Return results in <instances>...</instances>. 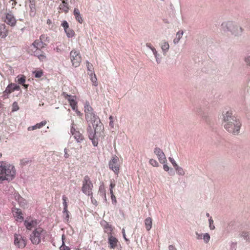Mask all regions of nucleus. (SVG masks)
<instances>
[{
    "mask_svg": "<svg viewBox=\"0 0 250 250\" xmlns=\"http://www.w3.org/2000/svg\"><path fill=\"white\" fill-rule=\"evenodd\" d=\"M46 46L45 43L39 39L35 40L31 45V46H33L34 49V50H32L34 55L37 57L41 62H43L46 60L45 53L41 50Z\"/></svg>",
    "mask_w": 250,
    "mask_h": 250,
    "instance_id": "4",
    "label": "nucleus"
},
{
    "mask_svg": "<svg viewBox=\"0 0 250 250\" xmlns=\"http://www.w3.org/2000/svg\"><path fill=\"white\" fill-rule=\"evenodd\" d=\"M70 56L72 65L75 67L80 66L82 61V57L79 51L72 50L70 52Z\"/></svg>",
    "mask_w": 250,
    "mask_h": 250,
    "instance_id": "8",
    "label": "nucleus"
},
{
    "mask_svg": "<svg viewBox=\"0 0 250 250\" xmlns=\"http://www.w3.org/2000/svg\"><path fill=\"white\" fill-rule=\"evenodd\" d=\"M71 132L77 142H80L83 140V135L79 131H76L75 128H72L71 129Z\"/></svg>",
    "mask_w": 250,
    "mask_h": 250,
    "instance_id": "20",
    "label": "nucleus"
},
{
    "mask_svg": "<svg viewBox=\"0 0 250 250\" xmlns=\"http://www.w3.org/2000/svg\"><path fill=\"white\" fill-rule=\"evenodd\" d=\"M90 78L93 85L97 86L98 85L97 79L95 74L93 72H91V73H90Z\"/></svg>",
    "mask_w": 250,
    "mask_h": 250,
    "instance_id": "26",
    "label": "nucleus"
},
{
    "mask_svg": "<svg viewBox=\"0 0 250 250\" xmlns=\"http://www.w3.org/2000/svg\"><path fill=\"white\" fill-rule=\"evenodd\" d=\"M8 34V30L6 29V26L4 24H0V37H5Z\"/></svg>",
    "mask_w": 250,
    "mask_h": 250,
    "instance_id": "23",
    "label": "nucleus"
},
{
    "mask_svg": "<svg viewBox=\"0 0 250 250\" xmlns=\"http://www.w3.org/2000/svg\"><path fill=\"white\" fill-rule=\"evenodd\" d=\"M74 111L76 112V114L78 115H81V112L78 110V106H77V110H74Z\"/></svg>",
    "mask_w": 250,
    "mask_h": 250,
    "instance_id": "54",
    "label": "nucleus"
},
{
    "mask_svg": "<svg viewBox=\"0 0 250 250\" xmlns=\"http://www.w3.org/2000/svg\"><path fill=\"white\" fill-rule=\"evenodd\" d=\"M67 1V0H63L62 3L59 5V9L65 13H67L69 9V4Z\"/></svg>",
    "mask_w": 250,
    "mask_h": 250,
    "instance_id": "21",
    "label": "nucleus"
},
{
    "mask_svg": "<svg viewBox=\"0 0 250 250\" xmlns=\"http://www.w3.org/2000/svg\"><path fill=\"white\" fill-rule=\"evenodd\" d=\"M151 50L152 51L153 54L155 55V57H157V51L156 50L155 48L153 47V48H151Z\"/></svg>",
    "mask_w": 250,
    "mask_h": 250,
    "instance_id": "50",
    "label": "nucleus"
},
{
    "mask_svg": "<svg viewBox=\"0 0 250 250\" xmlns=\"http://www.w3.org/2000/svg\"><path fill=\"white\" fill-rule=\"evenodd\" d=\"M62 96L67 100L69 103L72 109L73 110H77V106H78V102L77 101V97L68 95L67 93L63 92L62 94Z\"/></svg>",
    "mask_w": 250,
    "mask_h": 250,
    "instance_id": "10",
    "label": "nucleus"
},
{
    "mask_svg": "<svg viewBox=\"0 0 250 250\" xmlns=\"http://www.w3.org/2000/svg\"><path fill=\"white\" fill-rule=\"evenodd\" d=\"M222 26L223 28H227L233 34L237 33L236 30H237L238 28L232 21H229L223 22L222 24Z\"/></svg>",
    "mask_w": 250,
    "mask_h": 250,
    "instance_id": "14",
    "label": "nucleus"
},
{
    "mask_svg": "<svg viewBox=\"0 0 250 250\" xmlns=\"http://www.w3.org/2000/svg\"><path fill=\"white\" fill-rule=\"evenodd\" d=\"M145 224L146 229L148 231L152 228V220L151 217H147L145 220Z\"/></svg>",
    "mask_w": 250,
    "mask_h": 250,
    "instance_id": "24",
    "label": "nucleus"
},
{
    "mask_svg": "<svg viewBox=\"0 0 250 250\" xmlns=\"http://www.w3.org/2000/svg\"><path fill=\"white\" fill-rule=\"evenodd\" d=\"M39 222L37 220L33 218L31 216L26 218L24 221V225L28 230H31L37 226Z\"/></svg>",
    "mask_w": 250,
    "mask_h": 250,
    "instance_id": "11",
    "label": "nucleus"
},
{
    "mask_svg": "<svg viewBox=\"0 0 250 250\" xmlns=\"http://www.w3.org/2000/svg\"><path fill=\"white\" fill-rule=\"evenodd\" d=\"M115 184L112 182H111L109 186L110 193L113 192V188H115Z\"/></svg>",
    "mask_w": 250,
    "mask_h": 250,
    "instance_id": "44",
    "label": "nucleus"
},
{
    "mask_svg": "<svg viewBox=\"0 0 250 250\" xmlns=\"http://www.w3.org/2000/svg\"><path fill=\"white\" fill-rule=\"evenodd\" d=\"M203 239L204 240V241L206 243L208 242V241H209V239H210V236H209V235L208 233H205L204 235Z\"/></svg>",
    "mask_w": 250,
    "mask_h": 250,
    "instance_id": "40",
    "label": "nucleus"
},
{
    "mask_svg": "<svg viewBox=\"0 0 250 250\" xmlns=\"http://www.w3.org/2000/svg\"><path fill=\"white\" fill-rule=\"evenodd\" d=\"M154 153L157 155L159 161L161 164H165L167 162V159L164 152L159 147H155L154 150Z\"/></svg>",
    "mask_w": 250,
    "mask_h": 250,
    "instance_id": "13",
    "label": "nucleus"
},
{
    "mask_svg": "<svg viewBox=\"0 0 250 250\" xmlns=\"http://www.w3.org/2000/svg\"><path fill=\"white\" fill-rule=\"evenodd\" d=\"M64 238H64V235H62V244L61 246L60 249H61V250H70V249L68 247H67L64 245V242L63 241Z\"/></svg>",
    "mask_w": 250,
    "mask_h": 250,
    "instance_id": "33",
    "label": "nucleus"
},
{
    "mask_svg": "<svg viewBox=\"0 0 250 250\" xmlns=\"http://www.w3.org/2000/svg\"><path fill=\"white\" fill-rule=\"evenodd\" d=\"M118 239L111 235L108 236V243L110 249H114L117 246Z\"/></svg>",
    "mask_w": 250,
    "mask_h": 250,
    "instance_id": "19",
    "label": "nucleus"
},
{
    "mask_svg": "<svg viewBox=\"0 0 250 250\" xmlns=\"http://www.w3.org/2000/svg\"><path fill=\"white\" fill-rule=\"evenodd\" d=\"M22 84L24 86V87L25 88H27V87H28V85H27V84H24V83H23V84Z\"/></svg>",
    "mask_w": 250,
    "mask_h": 250,
    "instance_id": "60",
    "label": "nucleus"
},
{
    "mask_svg": "<svg viewBox=\"0 0 250 250\" xmlns=\"http://www.w3.org/2000/svg\"><path fill=\"white\" fill-rule=\"evenodd\" d=\"M86 66H87V70L88 71H89L90 73H91V72H93L92 71V69H93V65L91 63H90L88 61H86Z\"/></svg>",
    "mask_w": 250,
    "mask_h": 250,
    "instance_id": "37",
    "label": "nucleus"
},
{
    "mask_svg": "<svg viewBox=\"0 0 250 250\" xmlns=\"http://www.w3.org/2000/svg\"><path fill=\"white\" fill-rule=\"evenodd\" d=\"M18 78V82L19 84H23L25 82V77L23 75L21 76L20 77L19 76L17 77Z\"/></svg>",
    "mask_w": 250,
    "mask_h": 250,
    "instance_id": "34",
    "label": "nucleus"
},
{
    "mask_svg": "<svg viewBox=\"0 0 250 250\" xmlns=\"http://www.w3.org/2000/svg\"><path fill=\"white\" fill-rule=\"evenodd\" d=\"M34 77L36 78H40L43 75V72L42 69H39L33 71Z\"/></svg>",
    "mask_w": 250,
    "mask_h": 250,
    "instance_id": "28",
    "label": "nucleus"
},
{
    "mask_svg": "<svg viewBox=\"0 0 250 250\" xmlns=\"http://www.w3.org/2000/svg\"><path fill=\"white\" fill-rule=\"evenodd\" d=\"M206 215H207V217H209V213H207L206 214Z\"/></svg>",
    "mask_w": 250,
    "mask_h": 250,
    "instance_id": "62",
    "label": "nucleus"
},
{
    "mask_svg": "<svg viewBox=\"0 0 250 250\" xmlns=\"http://www.w3.org/2000/svg\"><path fill=\"white\" fill-rule=\"evenodd\" d=\"M62 26L63 27L65 32L68 38H72L75 35L74 30L69 27L68 22L66 21H63Z\"/></svg>",
    "mask_w": 250,
    "mask_h": 250,
    "instance_id": "15",
    "label": "nucleus"
},
{
    "mask_svg": "<svg viewBox=\"0 0 250 250\" xmlns=\"http://www.w3.org/2000/svg\"><path fill=\"white\" fill-rule=\"evenodd\" d=\"M84 111L88 126L92 125L93 127L96 128V130L97 132L99 131L101 129L100 128L103 124L98 116L95 114L93 109L88 102H86L84 105Z\"/></svg>",
    "mask_w": 250,
    "mask_h": 250,
    "instance_id": "2",
    "label": "nucleus"
},
{
    "mask_svg": "<svg viewBox=\"0 0 250 250\" xmlns=\"http://www.w3.org/2000/svg\"><path fill=\"white\" fill-rule=\"evenodd\" d=\"M209 228L210 229H215V226L213 225V221L211 217H210L209 219Z\"/></svg>",
    "mask_w": 250,
    "mask_h": 250,
    "instance_id": "42",
    "label": "nucleus"
},
{
    "mask_svg": "<svg viewBox=\"0 0 250 250\" xmlns=\"http://www.w3.org/2000/svg\"><path fill=\"white\" fill-rule=\"evenodd\" d=\"M92 126L91 125H89L87 127V131L88 133V137L89 139L92 141V144L94 146H97L98 144V139L97 138V136L98 134H100L101 132L103 130V125H102L101 127V129L99 131H97L96 128L95 127H93L94 129H92Z\"/></svg>",
    "mask_w": 250,
    "mask_h": 250,
    "instance_id": "7",
    "label": "nucleus"
},
{
    "mask_svg": "<svg viewBox=\"0 0 250 250\" xmlns=\"http://www.w3.org/2000/svg\"><path fill=\"white\" fill-rule=\"evenodd\" d=\"M5 22L10 26H14L16 23V20L11 13H7L6 15Z\"/></svg>",
    "mask_w": 250,
    "mask_h": 250,
    "instance_id": "17",
    "label": "nucleus"
},
{
    "mask_svg": "<svg viewBox=\"0 0 250 250\" xmlns=\"http://www.w3.org/2000/svg\"><path fill=\"white\" fill-rule=\"evenodd\" d=\"M20 87L15 83H11L9 84L6 87L5 91L3 92L4 96H5L6 94L8 95L16 90H19Z\"/></svg>",
    "mask_w": 250,
    "mask_h": 250,
    "instance_id": "16",
    "label": "nucleus"
},
{
    "mask_svg": "<svg viewBox=\"0 0 250 250\" xmlns=\"http://www.w3.org/2000/svg\"><path fill=\"white\" fill-rule=\"evenodd\" d=\"M183 34V31H179L177 33L176 37L173 40V42L175 44L179 42L181 38L182 37Z\"/></svg>",
    "mask_w": 250,
    "mask_h": 250,
    "instance_id": "30",
    "label": "nucleus"
},
{
    "mask_svg": "<svg viewBox=\"0 0 250 250\" xmlns=\"http://www.w3.org/2000/svg\"><path fill=\"white\" fill-rule=\"evenodd\" d=\"M47 38L48 37L46 35L42 34L40 36V39L39 40H41V41H42V42H43L46 41Z\"/></svg>",
    "mask_w": 250,
    "mask_h": 250,
    "instance_id": "45",
    "label": "nucleus"
},
{
    "mask_svg": "<svg viewBox=\"0 0 250 250\" xmlns=\"http://www.w3.org/2000/svg\"><path fill=\"white\" fill-rule=\"evenodd\" d=\"M104 231L111 235V232L113 231V228L112 226L108 223L105 222L104 226Z\"/></svg>",
    "mask_w": 250,
    "mask_h": 250,
    "instance_id": "27",
    "label": "nucleus"
},
{
    "mask_svg": "<svg viewBox=\"0 0 250 250\" xmlns=\"http://www.w3.org/2000/svg\"><path fill=\"white\" fill-rule=\"evenodd\" d=\"M46 123L47 122L46 121H43L41 123L37 124L36 125H33L32 128L35 129L41 128L42 126H44L46 124Z\"/></svg>",
    "mask_w": 250,
    "mask_h": 250,
    "instance_id": "31",
    "label": "nucleus"
},
{
    "mask_svg": "<svg viewBox=\"0 0 250 250\" xmlns=\"http://www.w3.org/2000/svg\"><path fill=\"white\" fill-rule=\"evenodd\" d=\"M29 1L30 3V8H32L31 6L33 7V6H35V0H29Z\"/></svg>",
    "mask_w": 250,
    "mask_h": 250,
    "instance_id": "48",
    "label": "nucleus"
},
{
    "mask_svg": "<svg viewBox=\"0 0 250 250\" xmlns=\"http://www.w3.org/2000/svg\"><path fill=\"white\" fill-rule=\"evenodd\" d=\"M239 29H240V31H241H241H242V29H241V28H239Z\"/></svg>",
    "mask_w": 250,
    "mask_h": 250,
    "instance_id": "63",
    "label": "nucleus"
},
{
    "mask_svg": "<svg viewBox=\"0 0 250 250\" xmlns=\"http://www.w3.org/2000/svg\"><path fill=\"white\" fill-rule=\"evenodd\" d=\"M196 235H197V238L198 239H202V235L201 234H198V233H196Z\"/></svg>",
    "mask_w": 250,
    "mask_h": 250,
    "instance_id": "55",
    "label": "nucleus"
},
{
    "mask_svg": "<svg viewBox=\"0 0 250 250\" xmlns=\"http://www.w3.org/2000/svg\"><path fill=\"white\" fill-rule=\"evenodd\" d=\"M14 244L20 249L24 248L26 246V241L23 237L20 234H15L14 235Z\"/></svg>",
    "mask_w": 250,
    "mask_h": 250,
    "instance_id": "12",
    "label": "nucleus"
},
{
    "mask_svg": "<svg viewBox=\"0 0 250 250\" xmlns=\"http://www.w3.org/2000/svg\"><path fill=\"white\" fill-rule=\"evenodd\" d=\"M176 171L177 173L180 175H184L185 174V171L184 169L181 167L177 166L175 167Z\"/></svg>",
    "mask_w": 250,
    "mask_h": 250,
    "instance_id": "32",
    "label": "nucleus"
},
{
    "mask_svg": "<svg viewBox=\"0 0 250 250\" xmlns=\"http://www.w3.org/2000/svg\"><path fill=\"white\" fill-rule=\"evenodd\" d=\"M246 62L248 63V64H249V65H250V57H248V58L246 59Z\"/></svg>",
    "mask_w": 250,
    "mask_h": 250,
    "instance_id": "53",
    "label": "nucleus"
},
{
    "mask_svg": "<svg viewBox=\"0 0 250 250\" xmlns=\"http://www.w3.org/2000/svg\"><path fill=\"white\" fill-rule=\"evenodd\" d=\"M73 13L76 21L79 23H82L83 22V19L81 14H80L79 10L77 8H75Z\"/></svg>",
    "mask_w": 250,
    "mask_h": 250,
    "instance_id": "22",
    "label": "nucleus"
},
{
    "mask_svg": "<svg viewBox=\"0 0 250 250\" xmlns=\"http://www.w3.org/2000/svg\"><path fill=\"white\" fill-rule=\"evenodd\" d=\"M169 160L171 163L174 168L178 166L175 161H174V160L172 158L169 157Z\"/></svg>",
    "mask_w": 250,
    "mask_h": 250,
    "instance_id": "46",
    "label": "nucleus"
},
{
    "mask_svg": "<svg viewBox=\"0 0 250 250\" xmlns=\"http://www.w3.org/2000/svg\"><path fill=\"white\" fill-rule=\"evenodd\" d=\"M169 48V45L167 42H164L162 43V44L161 45V48L164 52V54H165L168 51Z\"/></svg>",
    "mask_w": 250,
    "mask_h": 250,
    "instance_id": "29",
    "label": "nucleus"
},
{
    "mask_svg": "<svg viewBox=\"0 0 250 250\" xmlns=\"http://www.w3.org/2000/svg\"><path fill=\"white\" fill-rule=\"evenodd\" d=\"M109 119L110 120L109 125L111 127H113V117L112 116H110Z\"/></svg>",
    "mask_w": 250,
    "mask_h": 250,
    "instance_id": "47",
    "label": "nucleus"
},
{
    "mask_svg": "<svg viewBox=\"0 0 250 250\" xmlns=\"http://www.w3.org/2000/svg\"><path fill=\"white\" fill-rule=\"evenodd\" d=\"M243 234L244 237L247 238V237L248 236V234L247 232H243Z\"/></svg>",
    "mask_w": 250,
    "mask_h": 250,
    "instance_id": "57",
    "label": "nucleus"
},
{
    "mask_svg": "<svg viewBox=\"0 0 250 250\" xmlns=\"http://www.w3.org/2000/svg\"><path fill=\"white\" fill-rule=\"evenodd\" d=\"M223 121L225 123L224 127L228 132L234 135L238 133L241 124L235 117L232 116L231 111H228L223 114Z\"/></svg>",
    "mask_w": 250,
    "mask_h": 250,
    "instance_id": "1",
    "label": "nucleus"
},
{
    "mask_svg": "<svg viewBox=\"0 0 250 250\" xmlns=\"http://www.w3.org/2000/svg\"><path fill=\"white\" fill-rule=\"evenodd\" d=\"M164 166H163V168L166 171H168L169 169V168L168 167V166L165 163L164 164Z\"/></svg>",
    "mask_w": 250,
    "mask_h": 250,
    "instance_id": "49",
    "label": "nucleus"
},
{
    "mask_svg": "<svg viewBox=\"0 0 250 250\" xmlns=\"http://www.w3.org/2000/svg\"><path fill=\"white\" fill-rule=\"evenodd\" d=\"M78 250H80L79 249H78Z\"/></svg>",
    "mask_w": 250,
    "mask_h": 250,
    "instance_id": "64",
    "label": "nucleus"
},
{
    "mask_svg": "<svg viewBox=\"0 0 250 250\" xmlns=\"http://www.w3.org/2000/svg\"><path fill=\"white\" fill-rule=\"evenodd\" d=\"M89 196H90L92 203L97 206L98 205V202L94 198L93 194L90 195Z\"/></svg>",
    "mask_w": 250,
    "mask_h": 250,
    "instance_id": "43",
    "label": "nucleus"
},
{
    "mask_svg": "<svg viewBox=\"0 0 250 250\" xmlns=\"http://www.w3.org/2000/svg\"><path fill=\"white\" fill-rule=\"evenodd\" d=\"M46 231L41 227H38L32 232L30 235V240L34 245H38L41 240L44 239L46 235Z\"/></svg>",
    "mask_w": 250,
    "mask_h": 250,
    "instance_id": "5",
    "label": "nucleus"
},
{
    "mask_svg": "<svg viewBox=\"0 0 250 250\" xmlns=\"http://www.w3.org/2000/svg\"><path fill=\"white\" fill-rule=\"evenodd\" d=\"M64 156L65 158H68L69 156V155L68 154H67L66 153H65Z\"/></svg>",
    "mask_w": 250,
    "mask_h": 250,
    "instance_id": "61",
    "label": "nucleus"
},
{
    "mask_svg": "<svg viewBox=\"0 0 250 250\" xmlns=\"http://www.w3.org/2000/svg\"><path fill=\"white\" fill-rule=\"evenodd\" d=\"M120 167V160L119 158L114 155L112 156L111 160L109 162V167L112 169L115 173L118 174L119 172Z\"/></svg>",
    "mask_w": 250,
    "mask_h": 250,
    "instance_id": "9",
    "label": "nucleus"
},
{
    "mask_svg": "<svg viewBox=\"0 0 250 250\" xmlns=\"http://www.w3.org/2000/svg\"><path fill=\"white\" fill-rule=\"evenodd\" d=\"M98 193L104 199L105 201H106L105 190L104 186H100L99 187Z\"/></svg>",
    "mask_w": 250,
    "mask_h": 250,
    "instance_id": "25",
    "label": "nucleus"
},
{
    "mask_svg": "<svg viewBox=\"0 0 250 250\" xmlns=\"http://www.w3.org/2000/svg\"><path fill=\"white\" fill-rule=\"evenodd\" d=\"M19 107L17 102H14L12 105V111H16L19 109Z\"/></svg>",
    "mask_w": 250,
    "mask_h": 250,
    "instance_id": "39",
    "label": "nucleus"
},
{
    "mask_svg": "<svg viewBox=\"0 0 250 250\" xmlns=\"http://www.w3.org/2000/svg\"><path fill=\"white\" fill-rule=\"evenodd\" d=\"M15 175L16 169L14 166L7 163L0 162V183L4 180H12Z\"/></svg>",
    "mask_w": 250,
    "mask_h": 250,
    "instance_id": "3",
    "label": "nucleus"
},
{
    "mask_svg": "<svg viewBox=\"0 0 250 250\" xmlns=\"http://www.w3.org/2000/svg\"><path fill=\"white\" fill-rule=\"evenodd\" d=\"M146 47L150 48L151 50V48H153L154 47L152 46V44L150 43H148V42L146 43Z\"/></svg>",
    "mask_w": 250,
    "mask_h": 250,
    "instance_id": "51",
    "label": "nucleus"
},
{
    "mask_svg": "<svg viewBox=\"0 0 250 250\" xmlns=\"http://www.w3.org/2000/svg\"><path fill=\"white\" fill-rule=\"evenodd\" d=\"M11 1H13L14 3H12V5H15L17 3V2L14 0H10Z\"/></svg>",
    "mask_w": 250,
    "mask_h": 250,
    "instance_id": "59",
    "label": "nucleus"
},
{
    "mask_svg": "<svg viewBox=\"0 0 250 250\" xmlns=\"http://www.w3.org/2000/svg\"><path fill=\"white\" fill-rule=\"evenodd\" d=\"M67 198L66 196H62V200H63V209L65 211L66 210V208H67Z\"/></svg>",
    "mask_w": 250,
    "mask_h": 250,
    "instance_id": "35",
    "label": "nucleus"
},
{
    "mask_svg": "<svg viewBox=\"0 0 250 250\" xmlns=\"http://www.w3.org/2000/svg\"><path fill=\"white\" fill-rule=\"evenodd\" d=\"M169 250H177L175 247L173 245H170L168 247Z\"/></svg>",
    "mask_w": 250,
    "mask_h": 250,
    "instance_id": "52",
    "label": "nucleus"
},
{
    "mask_svg": "<svg viewBox=\"0 0 250 250\" xmlns=\"http://www.w3.org/2000/svg\"><path fill=\"white\" fill-rule=\"evenodd\" d=\"M13 213L17 221L21 222L23 220V214L20 209L14 208L13 209Z\"/></svg>",
    "mask_w": 250,
    "mask_h": 250,
    "instance_id": "18",
    "label": "nucleus"
},
{
    "mask_svg": "<svg viewBox=\"0 0 250 250\" xmlns=\"http://www.w3.org/2000/svg\"><path fill=\"white\" fill-rule=\"evenodd\" d=\"M110 193L111 194V198L112 203L115 204H116V203H117L116 198L114 194V192H111Z\"/></svg>",
    "mask_w": 250,
    "mask_h": 250,
    "instance_id": "41",
    "label": "nucleus"
},
{
    "mask_svg": "<svg viewBox=\"0 0 250 250\" xmlns=\"http://www.w3.org/2000/svg\"><path fill=\"white\" fill-rule=\"evenodd\" d=\"M93 185L89 177L87 175L85 176L82 182V192L85 195H90L93 194Z\"/></svg>",
    "mask_w": 250,
    "mask_h": 250,
    "instance_id": "6",
    "label": "nucleus"
},
{
    "mask_svg": "<svg viewBox=\"0 0 250 250\" xmlns=\"http://www.w3.org/2000/svg\"><path fill=\"white\" fill-rule=\"evenodd\" d=\"M63 213L64 215H65V219L67 221H68L69 219V212L68 211L67 208H66V210L63 209Z\"/></svg>",
    "mask_w": 250,
    "mask_h": 250,
    "instance_id": "38",
    "label": "nucleus"
},
{
    "mask_svg": "<svg viewBox=\"0 0 250 250\" xmlns=\"http://www.w3.org/2000/svg\"><path fill=\"white\" fill-rule=\"evenodd\" d=\"M32 127H33V126H29V127L28 128V130H35V129H33V128H32Z\"/></svg>",
    "mask_w": 250,
    "mask_h": 250,
    "instance_id": "58",
    "label": "nucleus"
},
{
    "mask_svg": "<svg viewBox=\"0 0 250 250\" xmlns=\"http://www.w3.org/2000/svg\"><path fill=\"white\" fill-rule=\"evenodd\" d=\"M149 163L153 167H157L159 166V164H158V163L157 162V161L153 159H150Z\"/></svg>",
    "mask_w": 250,
    "mask_h": 250,
    "instance_id": "36",
    "label": "nucleus"
},
{
    "mask_svg": "<svg viewBox=\"0 0 250 250\" xmlns=\"http://www.w3.org/2000/svg\"><path fill=\"white\" fill-rule=\"evenodd\" d=\"M15 197H17V198H17V199H18V200H20V199H21V197H20V195H19V194H18V193H16V194Z\"/></svg>",
    "mask_w": 250,
    "mask_h": 250,
    "instance_id": "56",
    "label": "nucleus"
}]
</instances>
